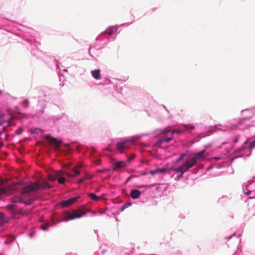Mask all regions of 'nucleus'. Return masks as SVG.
I'll use <instances>...</instances> for the list:
<instances>
[{"label":"nucleus","instance_id":"11","mask_svg":"<svg viewBox=\"0 0 255 255\" xmlns=\"http://www.w3.org/2000/svg\"><path fill=\"white\" fill-rule=\"evenodd\" d=\"M80 167V166L75 167L71 170V172H67L66 173V175L70 177H75L77 175L80 174V171L77 170V168Z\"/></svg>","mask_w":255,"mask_h":255},{"label":"nucleus","instance_id":"30","mask_svg":"<svg viewBox=\"0 0 255 255\" xmlns=\"http://www.w3.org/2000/svg\"><path fill=\"white\" fill-rule=\"evenodd\" d=\"M239 135H237V136H236L234 139V143H237L238 141V140H239Z\"/></svg>","mask_w":255,"mask_h":255},{"label":"nucleus","instance_id":"34","mask_svg":"<svg viewBox=\"0 0 255 255\" xmlns=\"http://www.w3.org/2000/svg\"><path fill=\"white\" fill-rule=\"evenodd\" d=\"M20 198H16V199H15V200L13 201L14 202H20V201H19V199ZM20 198H22V197H21Z\"/></svg>","mask_w":255,"mask_h":255},{"label":"nucleus","instance_id":"5","mask_svg":"<svg viewBox=\"0 0 255 255\" xmlns=\"http://www.w3.org/2000/svg\"><path fill=\"white\" fill-rule=\"evenodd\" d=\"M7 181L0 178V196L8 194L12 190L11 186L8 185Z\"/></svg>","mask_w":255,"mask_h":255},{"label":"nucleus","instance_id":"3","mask_svg":"<svg viewBox=\"0 0 255 255\" xmlns=\"http://www.w3.org/2000/svg\"><path fill=\"white\" fill-rule=\"evenodd\" d=\"M196 163L192 157H189L186 159L185 163L181 165L180 171H182V173H184L193 167Z\"/></svg>","mask_w":255,"mask_h":255},{"label":"nucleus","instance_id":"29","mask_svg":"<svg viewBox=\"0 0 255 255\" xmlns=\"http://www.w3.org/2000/svg\"><path fill=\"white\" fill-rule=\"evenodd\" d=\"M185 155V153H183L177 159V162H179L184 157V156Z\"/></svg>","mask_w":255,"mask_h":255},{"label":"nucleus","instance_id":"17","mask_svg":"<svg viewBox=\"0 0 255 255\" xmlns=\"http://www.w3.org/2000/svg\"><path fill=\"white\" fill-rule=\"evenodd\" d=\"M19 201H20V203H23L24 204L26 205H30L31 204V203L33 202V199L29 198L27 200H24L22 199V198H19Z\"/></svg>","mask_w":255,"mask_h":255},{"label":"nucleus","instance_id":"21","mask_svg":"<svg viewBox=\"0 0 255 255\" xmlns=\"http://www.w3.org/2000/svg\"><path fill=\"white\" fill-rule=\"evenodd\" d=\"M171 130L169 129L168 128H164L161 132L162 134H170L169 135H171Z\"/></svg>","mask_w":255,"mask_h":255},{"label":"nucleus","instance_id":"7","mask_svg":"<svg viewBox=\"0 0 255 255\" xmlns=\"http://www.w3.org/2000/svg\"><path fill=\"white\" fill-rule=\"evenodd\" d=\"M78 199H79V197L77 196V197H75L74 198H70L67 200L62 201L60 203V205L62 207H69L70 205L74 204V203H75Z\"/></svg>","mask_w":255,"mask_h":255},{"label":"nucleus","instance_id":"16","mask_svg":"<svg viewBox=\"0 0 255 255\" xmlns=\"http://www.w3.org/2000/svg\"><path fill=\"white\" fill-rule=\"evenodd\" d=\"M92 177H93V175H89L88 174H86L84 177H83L82 178L79 179L77 183L78 184H81L84 181H85L86 180H87V179H90L92 178Z\"/></svg>","mask_w":255,"mask_h":255},{"label":"nucleus","instance_id":"32","mask_svg":"<svg viewBox=\"0 0 255 255\" xmlns=\"http://www.w3.org/2000/svg\"><path fill=\"white\" fill-rule=\"evenodd\" d=\"M4 114L0 111V119H2L4 117Z\"/></svg>","mask_w":255,"mask_h":255},{"label":"nucleus","instance_id":"40","mask_svg":"<svg viewBox=\"0 0 255 255\" xmlns=\"http://www.w3.org/2000/svg\"><path fill=\"white\" fill-rule=\"evenodd\" d=\"M227 143V142H224L222 143V144H225V143Z\"/></svg>","mask_w":255,"mask_h":255},{"label":"nucleus","instance_id":"24","mask_svg":"<svg viewBox=\"0 0 255 255\" xmlns=\"http://www.w3.org/2000/svg\"><path fill=\"white\" fill-rule=\"evenodd\" d=\"M49 227V224L48 223H46V224H43V225H42L40 227V228L45 231V230H47V229L48 228V227Z\"/></svg>","mask_w":255,"mask_h":255},{"label":"nucleus","instance_id":"2","mask_svg":"<svg viewBox=\"0 0 255 255\" xmlns=\"http://www.w3.org/2000/svg\"><path fill=\"white\" fill-rule=\"evenodd\" d=\"M51 187V186L49 185L45 180H39L24 188L22 192V196H24L30 192L35 191L40 189L49 188Z\"/></svg>","mask_w":255,"mask_h":255},{"label":"nucleus","instance_id":"13","mask_svg":"<svg viewBox=\"0 0 255 255\" xmlns=\"http://www.w3.org/2000/svg\"><path fill=\"white\" fill-rule=\"evenodd\" d=\"M140 194V192L138 190L136 189L131 190L130 193V197L133 199L139 198Z\"/></svg>","mask_w":255,"mask_h":255},{"label":"nucleus","instance_id":"22","mask_svg":"<svg viewBox=\"0 0 255 255\" xmlns=\"http://www.w3.org/2000/svg\"><path fill=\"white\" fill-rule=\"evenodd\" d=\"M184 127L185 128V130L193 129L195 128V127L192 124L185 125Z\"/></svg>","mask_w":255,"mask_h":255},{"label":"nucleus","instance_id":"19","mask_svg":"<svg viewBox=\"0 0 255 255\" xmlns=\"http://www.w3.org/2000/svg\"><path fill=\"white\" fill-rule=\"evenodd\" d=\"M180 168H181V166L178 167H177V168L172 167L169 170H172V171H175L176 172H179V173H180L181 174L180 175V176L179 177H181L183 173H182V171H180Z\"/></svg>","mask_w":255,"mask_h":255},{"label":"nucleus","instance_id":"39","mask_svg":"<svg viewBox=\"0 0 255 255\" xmlns=\"http://www.w3.org/2000/svg\"><path fill=\"white\" fill-rule=\"evenodd\" d=\"M106 150H110V148H109V147H108L106 149Z\"/></svg>","mask_w":255,"mask_h":255},{"label":"nucleus","instance_id":"36","mask_svg":"<svg viewBox=\"0 0 255 255\" xmlns=\"http://www.w3.org/2000/svg\"><path fill=\"white\" fill-rule=\"evenodd\" d=\"M24 103H25V107H27L28 106V102L27 100H25V101H24Z\"/></svg>","mask_w":255,"mask_h":255},{"label":"nucleus","instance_id":"10","mask_svg":"<svg viewBox=\"0 0 255 255\" xmlns=\"http://www.w3.org/2000/svg\"><path fill=\"white\" fill-rule=\"evenodd\" d=\"M127 161H124L117 162L114 164L113 170H118L120 168H124L127 166Z\"/></svg>","mask_w":255,"mask_h":255},{"label":"nucleus","instance_id":"43","mask_svg":"<svg viewBox=\"0 0 255 255\" xmlns=\"http://www.w3.org/2000/svg\"><path fill=\"white\" fill-rule=\"evenodd\" d=\"M1 134V132L0 131V135Z\"/></svg>","mask_w":255,"mask_h":255},{"label":"nucleus","instance_id":"9","mask_svg":"<svg viewBox=\"0 0 255 255\" xmlns=\"http://www.w3.org/2000/svg\"><path fill=\"white\" fill-rule=\"evenodd\" d=\"M205 152V150H202L201 151L196 152L194 154V156L192 157L193 159H194L196 163H197L198 161L203 160L204 158V154Z\"/></svg>","mask_w":255,"mask_h":255},{"label":"nucleus","instance_id":"28","mask_svg":"<svg viewBox=\"0 0 255 255\" xmlns=\"http://www.w3.org/2000/svg\"><path fill=\"white\" fill-rule=\"evenodd\" d=\"M163 142V141H162V139L161 138L160 139H159L158 141H157V142L156 143V145L157 146H160V145Z\"/></svg>","mask_w":255,"mask_h":255},{"label":"nucleus","instance_id":"31","mask_svg":"<svg viewBox=\"0 0 255 255\" xmlns=\"http://www.w3.org/2000/svg\"><path fill=\"white\" fill-rule=\"evenodd\" d=\"M245 149H246L245 146H242V147H240V148H239L237 151H243Z\"/></svg>","mask_w":255,"mask_h":255},{"label":"nucleus","instance_id":"37","mask_svg":"<svg viewBox=\"0 0 255 255\" xmlns=\"http://www.w3.org/2000/svg\"><path fill=\"white\" fill-rule=\"evenodd\" d=\"M4 123V121H0V126L2 125Z\"/></svg>","mask_w":255,"mask_h":255},{"label":"nucleus","instance_id":"4","mask_svg":"<svg viewBox=\"0 0 255 255\" xmlns=\"http://www.w3.org/2000/svg\"><path fill=\"white\" fill-rule=\"evenodd\" d=\"M138 139V138L136 137L135 138H132L129 140H125L122 142H119L117 144V148L121 153H123L125 150L127 149L129 147V144L128 143V142L130 141L133 142L136 140H137Z\"/></svg>","mask_w":255,"mask_h":255},{"label":"nucleus","instance_id":"25","mask_svg":"<svg viewBox=\"0 0 255 255\" xmlns=\"http://www.w3.org/2000/svg\"><path fill=\"white\" fill-rule=\"evenodd\" d=\"M182 131L181 130H177V129H173V130H171V135L173 137V134L174 133H181Z\"/></svg>","mask_w":255,"mask_h":255},{"label":"nucleus","instance_id":"8","mask_svg":"<svg viewBox=\"0 0 255 255\" xmlns=\"http://www.w3.org/2000/svg\"><path fill=\"white\" fill-rule=\"evenodd\" d=\"M63 173L61 171H55L50 174H49L48 179L49 180L53 181L57 179L59 177L62 176Z\"/></svg>","mask_w":255,"mask_h":255},{"label":"nucleus","instance_id":"14","mask_svg":"<svg viewBox=\"0 0 255 255\" xmlns=\"http://www.w3.org/2000/svg\"><path fill=\"white\" fill-rule=\"evenodd\" d=\"M120 26H118V25H116L114 26H110L106 29V30L104 32H116Z\"/></svg>","mask_w":255,"mask_h":255},{"label":"nucleus","instance_id":"12","mask_svg":"<svg viewBox=\"0 0 255 255\" xmlns=\"http://www.w3.org/2000/svg\"><path fill=\"white\" fill-rule=\"evenodd\" d=\"M167 171H168V170L165 168H158L154 170H150L149 171V173L151 174V175H154V174H157L158 173L165 172H167Z\"/></svg>","mask_w":255,"mask_h":255},{"label":"nucleus","instance_id":"15","mask_svg":"<svg viewBox=\"0 0 255 255\" xmlns=\"http://www.w3.org/2000/svg\"><path fill=\"white\" fill-rule=\"evenodd\" d=\"M92 76L96 79H100L101 74L100 70L99 69H96L92 71L91 72Z\"/></svg>","mask_w":255,"mask_h":255},{"label":"nucleus","instance_id":"42","mask_svg":"<svg viewBox=\"0 0 255 255\" xmlns=\"http://www.w3.org/2000/svg\"><path fill=\"white\" fill-rule=\"evenodd\" d=\"M5 128H6V127H3V130H5Z\"/></svg>","mask_w":255,"mask_h":255},{"label":"nucleus","instance_id":"1","mask_svg":"<svg viewBox=\"0 0 255 255\" xmlns=\"http://www.w3.org/2000/svg\"><path fill=\"white\" fill-rule=\"evenodd\" d=\"M90 210L87 208L85 206H81L78 209L73 210L71 213L65 211L63 214V221H67L80 218L89 212Z\"/></svg>","mask_w":255,"mask_h":255},{"label":"nucleus","instance_id":"27","mask_svg":"<svg viewBox=\"0 0 255 255\" xmlns=\"http://www.w3.org/2000/svg\"><path fill=\"white\" fill-rule=\"evenodd\" d=\"M135 156V154H131V155L130 156V157H128V161H127V163H129L130 162V160H132V159H133Z\"/></svg>","mask_w":255,"mask_h":255},{"label":"nucleus","instance_id":"26","mask_svg":"<svg viewBox=\"0 0 255 255\" xmlns=\"http://www.w3.org/2000/svg\"><path fill=\"white\" fill-rule=\"evenodd\" d=\"M255 147V140L251 143L250 146H249V149L252 150Z\"/></svg>","mask_w":255,"mask_h":255},{"label":"nucleus","instance_id":"18","mask_svg":"<svg viewBox=\"0 0 255 255\" xmlns=\"http://www.w3.org/2000/svg\"><path fill=\"white\" fill-rule=\"evenodd\" d=\"M162 141L164 142H169V141L173 139V137L171 135L167 136H163L161 137Z\"/></svg>","mask_w":255,"mask_h":255},{"label":"nucleus","instance_id":"38","mask_svg":"<svg viewBox=\"0 0 255 255\" xmlns=\"http://www.w3.org/2000/svg\"><path fill=\"white\" fill-rule=\"evenodd\" d=\"M9 125H10V121H8L7 122V126H9Z\"/></svg>","mask_w":255,"mask_h":255},{"label":"nucleus","instance_id":"6","mask_svg":"<svg viewBox=\"0 0 255 255\" xmlns=\"http://www.w3.org/2000/svg\"><path fill=\"white\" fill-rule=\"evenodd\" d=\"M45 139L51 144L55 150H58L60 147L61 141H59L56 138L51 137L49 135L45 136Z\"/></svg>","mask_w":255,"mask_h":255},{"label":"nucleus","instance_id":"35","mask_svg":"<svg viewBox=\"0 0 255 255\" xmlns=\"http://www.w3.org/2000/svg\"><path fill=\"white\" fill-rule=\"evenodd\" d=\"M3 218V214L1 213H0V221H2Z\"/></svg>","mask_w":255,"mask_h":255},{"label":"nucleus","instance_id":"41","mask_svg":"<svg viewBox=\"0 0 255 255\" xmlns=\"http://www.w3.org/2000/svg\"><path fill=\"white\" fill-rule=\"evenodd\" d=\"M247 141H246L245 142V143H244V144H247Z\"/></svg>","mask_w":255,"mask_h":255},{"label":"nucleus","instance_id":"23","mask_svg":"<svg viewBox=\"0 0 255 255\" xmlns=\"http://www.w3.org/2000/svg\"><path fill=\"white\" fill-rule=\"evenodd\" d=\"M57 179L59 184H63L65 182V179L61 176L59 177Z\"/></svg>","mask_w":255,"mask_h":255},{"label":"nucleus","instance_id":"33","mask_svg":"<svg viewBox=\"0 0 255 255\" xmlns=\"http://www.w3.org/2000/svg\"><path fill=\"white\" fill-rule=\"evenodd\" d=\"M131 205V203H128V204H125L123 206V207H124V208H126L128 206H130Z\"/></svg>","mask_w":255,"mask_h":255},{"label":"nucleus","instance_id":"20","mask_svg":"<svg viewBox=\"0 0 255 255\" xmlns=\"http://www.w3.org/2000/svg\"><path fill=\"white\" fill-rule=\"evenodd\" d=\"M90 198L94 201H98L100 199V197L97 196L94 193H90L89 195Z\"/></svg>","mask_w":255,"mask_h":255}]
</instances>
